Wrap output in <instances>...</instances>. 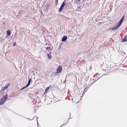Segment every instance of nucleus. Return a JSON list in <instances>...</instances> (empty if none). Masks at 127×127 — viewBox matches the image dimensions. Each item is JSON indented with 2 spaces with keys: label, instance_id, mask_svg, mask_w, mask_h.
Wrapping results in <instances>:
<instances>
[{
  "label": "nucleus",
  "instance_id": "1",
  "mask_svg": "<svg viewBox=\"0 0 127 127\" xmlns=\"http://www.w3.org/2000/svg\"><path fill=\"white\" fill-rule=\"evenodd\" d=\"M62 67L61 66H60L58 67L57 69V72L58 73H60L62 71Z\"/></svg>",
  "mask_w": 127,
  "mask_h": 127
},
{
  "label": "nucleus",
  "instance_id": "2",
  "mask_svg": "<svg viewBox=\"0 0 127 127\" xmlns=\"http://www.w3.org/2000/svg\"><path fill=\"white\" fill-rule=\"evenodd\" d=\"M4 97H2L0 99V104L1 105L3 104L5 102V99L4 98Z\"/></svg>",
  "mask_w": 127,
  "mask_h": 127
},
{
  "label": "nucleus",
  "instance_id": "3",
  "mask_svg": "<svg viewBox=\"0 0 127 127\" xmlns=\"http://www.w3.org/2000/svg\"><path fill=\"white\" fill-rule=\"evenodd\" d=\"M120 26V25L118 24L117 26L116 27L113 28L111 29V30H117L119 28Z\"/></svg>",
  "mask_w": 127,
  "mask_h": 127
},
{
  "label": "nucleus",
  "instance_id": "4",
  "mask_svg": "<svg viewBox=\"0 0 127 127\" xmlns=\"http://www.w3.org/2000/svg\"><path fill=\"white\" fill-rule=\"evenodd\" d=\"M95 80L91 78L89 83L90 84H92L95 82Z\"/></svg>",
  "mask_w": 127,
  "mask_h": 127
},
{
  "label": "nucleus",
  "instance_id": "5",
  "mask_svg": "<svg viewBox=\"0 0 127 127\" xmlns=\"http://www.w3.org/2000/svg\"><path fill=\"white\" fill-rule=\"evenodd\" d=\"M124 18V16L121 18L120 20L119 21L118 24L120 26L122 23Z\"/></svg>",
  "mask_w": 127,
  "mask_h": 127
},
{
  "label": "nucleus",
  "instance_id": "6",
  "mask_svg": "<svg viewBox=\"0 0 127 127\" xmlns=\"http://www.w3.org/2000/svg\"><path fill=\"white\" fill-rule=\"evenodd\" d=\"M10 85V83H8V84L7 85V86H5L2 89V90L3 91V92L7 88L9 87V85Z\"/></svg>",
  "mask_w": 127,
  "mask_h": 127
},
{
  "label": "nucleus",
  "instance_id": "7",
  "mask_svg": "<svg viewBox=\"0 0 127 127\" xmlns=\"http://www.w3.org/2000/svg\"><path fill=\"white\" fill-rule=\"evenodd\" d=\"M65 1H64L63 3H62L61 5V6L60 7L61 8H62V9H63L64 7V6L65 5Z\"/></svg>",
  "mask_w": 127,
  "mask_h": 127
},
{
  "label": "nucleus",
  "instance_id": "8",
  "mask_svg": "<svg viewBox=\"0 0 127 127\" xmlns=\"http://www.w3.org/2000/svg\"><path fill=\"white\" fill-rule=\"evenodd\" d=\"M67 39V37L66 36H64L62 39V41H65Z\"/></svg>",
  "mask_w": 127,
  "mask_h": 127
},
{
  "label": "nucleus",
  "instance_id": "9",
  "mask_svg": "<svg viewBox=\"0 0 127 127\" xmlns=\"http://www.w3.org/2000/svg\"><path fill=\"white\" fill-rule=\"evenodd\" d=\"M31 82V79H29V80L28 81V83L27 85H26V87H28L30 85Z\"/></svg>",
  "mask_w": 127,
  "mask_h": 127
},
{
  "label": "nucleus",
  "instance_id": "10",
  "mask_svg": "<svg viewBox=\"0 0 127 127\" xmlns=\"http://www.w3.org/2000/svg\"><path fill=\"white\" fill-rule=\"evenodd\" d=\"M47 56L48 57V58L50 59L52 57V56L51 55V53L50 52L49 54H48Z\"/></svg>",
  "mask_w": 127,
  "mask_h": 127
},
{
  "label": "nucleus",
  "instance_id": "11",
  "mask_svg": "<svg viewBox=\"0 0 127 127\" xmlns=\"http://www.w3.org/2000/svg\"><path fill=\"white\" fill-rule=\"evenodd\" d=\"M127 41V37L125 36L123 39L122 41L123 42L126 41Z\"/></svg>",
  "mask_w": 127,
  "mask_h": 127
},
{
  "label": "nucleus",
  "instance_id": "12",
  "mask_svg": "<svg viewBox=\"0 0 127 127\" xmlns=\"http://www.w3.org/2000/svg\"><path fill=\"white\" fill-rule=\"evenodd\" d=\"M8 96L7 95H5L3 97H4V98L5 99V100L6 99L8 98Z\"/></svg>",
  "mask_w": 127,
  "mask_h": 127
},
{
  "label": "nucleus",
  "instance_id": "13",
  "mask_svg": "<svg viewBox=\"0 0 127 127\" xmlns=\"http://www.w3.org/2000/svg\"><path fill=\"white\" fill-rule=\"evenodd\" d=\"M7 35H10V33H11L10 31L9 30H7Z\"/></svg>",
  "mask_w": 127,
  "mask_h": 127
},
{
  "label": "nucleus",
  "instance_id": "14",
  "mask_svg": "<svg viewBox=\"0 0 127 127\" xmlns=\"http://www.w3.org/2000/svg\"><path fill=\"white\" fill-rule=\"evenodd\" d=\"M49 89V87H47L46 89L45 90V93H46L47 92L48 90Z\"/></svg>",
  "mask_w": 127,
  "mask_h": 127
},
{
  "label": "nucleus",
  "instance_id": "15",
  "mask_svg": "<svg viewBox=\"0 0 127 127\" xmlns=\"http://www.w3.org/2000/svg\"><path fill=\"white\" fill-rule=\"evenodd\" d=\"M46 49L47 50L49 51V50L50 49V47H47L46 48Z\"/></svg>",
  "mask_w": 127,
  "mask_h": 127
},
{
  "label": "nucleus",
  "instance_id": "16",
  "mask_svg": "<svg viewBox=\"0 0 127 127\" xmlns=\"http://www.w3.org/2000/svg\"><path fill=\"white\" fill-rule=\"evenodd\" d=\"M62 9V8H61V7L60 8V9H59V11H60V12H61V11L62 10V9Z\"/></svg>",
  "mask_w": 127,
  "mask_h": 127
},
{
  "label": "nucleus",
  "instance_id": "17",
  "mask_svg": "<svg viewBox=\"0 0 127 127\" xmlns=\"http://www.w3.org/2000/svg\"><path fill=\"white\" fill-rule=\"evenodd\" d=\"M27 87H26V86L25 87H24L23 88H22V89H25V88H27Z\"/></svg>",
  "mask_w": 127,
  "mask_h": 127
},
{
  "label": "nucleus",
  "instance_id": "18",
  "mask_svg": "<svg viewBox=\"0 0 127 127\" xmlns=\"http://www.w3.org/2000/svg\"><path fill=\"white\" fill-rule=\"evenodd\" d=\"M90 69H92V67L91 66L90 67Z\"/></svg>",
  "mask_w": 127,
  "mask_h": 127
},
{
  "label": "nucleus",
  "instance_id": "19",
  "mask_svg": "<svg viewBox=\"0 0 127 127\" xmlns=\"http://www.w3.org/2000/svg\"><path fill=\"white\" fill-rule=\"evenodd\" d=\"M13 45H14V46H15V44H13Z\"/></svg>",
  "mask_w": 127,
  "mask_h": 127
},
{
  "label": "nucleus",
  "instance_id": "20",
  "mask_svg": "<svg viewBox=\"0 0 127 127\" xmlns=\"http://www.w3.org/2000/svg\"><path fill=\"white\" fill-rule=\"evenodd\" d=\"M50 87H51V86H50Z\"/></svg>",
  "mask_w": 127,
  "mask_h": 127
}]
</instances>
